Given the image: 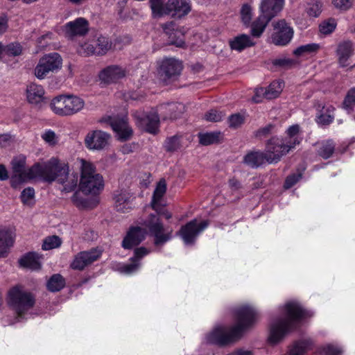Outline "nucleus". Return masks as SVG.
Masks as SVG:
<instances>
[{"mask_svg":"<svg viewBox=\"0 0 355 355\" xmlns=\"http://www.w3.org/2000/svg\"><path fill=\"white\" fill-rule=\"evenodd\" d=\"M284 0H260L259 13L273 19L282 10Z\"/></svg>","mask_w":355,"mask_h":355,"instance_id":"22","label":"nucleus"},{"mask_svg":"<svg viewBox=\"0 0 355 355\" xmlns=\"http://www.w3.org/2000/svg\"><path fill=\"white\" fill-rule=\"evenodd\" d=\"M164 33L168 37L170 44L175 45L178 47H184V35L183 31L173 21L162 24Z\"/></svg>","mask_w":355,"mask_h":355,"instance_id":"19","label":"nucleus"},{"mask_svg":"<svg viewBox=\"0 0 355 355\" xmlns=\"http://www.w3.org/2000/svg\"><path fill=\"white\" fill-rule=\"evenodd\" d=\"M141 225L147 229L149 235L153 237L155 246H162L173 238V228L164 226L157 214H150Z\"/></svg>","mask_w":355,"mask_h":355,"instance_id":"6","label":"nucleus"},{"mask_svg":"<svg viewBox=\"0 0 355 355\" xmlns=\"http://www.w3.org/2000/svg\"><path fill=\"white\" fill-rule=\"evenodd\" d=\"M164 2V0H150V8L155 17L167 15V2L166 3Z\"/></svg>","mask_w":355,"mask_h":355,"instance_id":"40","label":"nucleus"},{"mask_svg":"<svg viewBox=\"0 0 355 355\" xmlns=\"http://www.w3.org/2000/svg\"><path fill=\"white\" fill-rule=\"evenodd\" d=\"M241 16L243 22L246 25H249L252 16V9L251 6L248 4L243 5L241 10Z\"/></svg>","mask_w":355,"mask_h":355,"instance_id":"57","label":"nucleus"},{"mask_svg":"<svg viewBox=\"0 0 355 355\" xmlns=\"http://www.w3.org/2000/svg\"><path fill=\"white\" fill-rule=\"evenodd\" d=\"M271 20L272 19L259 13V17L251 24L252 35L255 37H259Z\"/></svg>","mask_w":355,"mask_h":355,"instance_id":"35","label":"nucleus"},{"mask_svg":"<svg viewBox=\"0 0 355 355\" xmlns=\"http://www.w3.org/2000/svg\"><path fill=\"white\" fill-rule=\"evenodd\" d=\"M77 51L83 56L96 55L94 44L92 40H89L84 44H80L77 49Z\"/></svg>","mask_w":355,"mask_h":355,"instance_id":"47","label":"nucleus"},{"mask_svg":"<svg viewBox=\"0 0 355 355\" xmlns=\"http://www.w3.org/2000/svg\"><path fill=\"white\" fill-rule=\"evenodd\" d=\"M42 258V256L36 252H28L19 260V263L21 267L37 270L41 268Z\"/></svg>","mask_w":355,"mask_h":355,"instance_id":"28","label":"nucleus"},{"mask_svg":"<svg viewBox=\"0 0 355 355\" xmlns=\"http://www.w3.org/2000/svg\"><path fill=\"white\" fill-rule=\"evenodd\" d=\"M293 64L294 61L293 60L286 58H277L273 61L274 65L283 68L291 67Z\"/></svg>","mask_w":355,"mask_h":355,"instance_id":"59","label":"nucleus"},{"mask_svg":"<svg viewBox=\"0 0 355 355\" xmlns=\"http://www.w3.org/2000/svg\"><path fill=\"white\" fill-rule=\"evenodd\" d=\"M266 161V153L261 151H251L248 153L243 159V162L251 168H257Z\"/></svg>","mask_w":355,"mask_h":355,"instance_id":"30","label":"nucleus"},{"mask_svg":"<svg viewBox=\"0 0 355 355\" xmlns=\"http://www.w3.org/2000/svg\"><path fill=\"white\" fill-rule=\"evenodd\" d=\"M335 108L331 105L327 107L326 109L327 112L321 114L318 117V123L323 125H327L332 123L334 119V116L332 114Z\"/></svg>","mask_w":355,"mask_h":355,"instance_id":"48","label":"nucleus"},{"mask_svg":"<svg viewBox=\"0 0 355 355\" xmlns=\"http://www.w3.org/2000/svg\"><path fill=\"white\" fill-rule=\"evenodd\" d=\"M36 180L52 183L62 180L64 173L69 171V164L58 157H53L43 163H37Z\"/></svg>","mask_w":355,"mask_h":355,"instance_id":"5","label":"nucleus"},{"mask_svg":"<svg viewBox=\"0 0 355 355\" xmlns=\"http://www.w3.org/2000/svg\"><path fill=\"white\" fill-rule=\"evenodd\" d=\"M84 106V101L73 95H60L53 98L50 103L51 110L62 116L73 115L82 110Z\"/></svg>","mask_w":355,"mask_h":355,"instance_id":"7","label":"nucleus"},{"mask_svg":"<svg viewBox=\"0 0 355 355\" xmlns=\"http://www.w3.org/2000/svg\"><path fill=\"white\" fill-rule=\"evenodd\" d=\"M66 284L65 279L60 274L53 275L46 282V288L50 292H58Z\"/></svg>","mask_w":355,"mask_h":355,"instance_id":"38","label":"nucleus"},{"mask_svg":"<svg viewBox=\"0 0 355 355\" xmlns=\"http://www.w3.org/2000/svg\"><path fill=\"white\" fill-rule=\"evenodd\" d=\"M125 76V71L123 68L116 65H112L101 71L99 74V78L102 82L109 84L117 81Z\"/></svg>","mask_w":355,"mask_h":355,"instance_id":"24","label":"nucleus"},{"mask_svg":"<svg viewBox=\"0 0 355 355\" xmlns=\"http://www.w3.org/2000/svg\"><path fill=\"white\" fill-rule=\"evenodd\" d=\"M332 2L335 7L344 10L349 9L352 4V0H333Z\"/></svg>","mask_w":355,"mask_h":355,"instance_id":"60","label":"nucleus"},{"mask_svg":"<svg viewBox=\"0 0 355 355\" xmlns=\"http://www.w3.org/2000/svg\"><path fill=\"white\" fill-rule=\"evenodd\" d=\"M12 175L10 178L11 187L17 188L22 182L36 180V171L38 168L37 163L26 169V161L24 159L15 158L11 162Z\"/></svg>","mask_w":355,"mask_h":355,"instance_id":"8","label":"nucleus"},{"mask_svg":"<svg viewBox=\"0 0 355 355\" xmlns=\"http://www.w3.org/2000/svg\"><path fill=\"white\" fill-rule=\"evenodd\" d=\"M182 69V62L175 58L164 59L159 67V74L164 80L175 78L180 74Z\"/></svg>","mask_w":355,"mask_h":355,"instance_id":"16","label":"nucleus"},{"mask_svg":"<svg viewBox=\"0 0 355 355\" xmlns=\"http://www.w3.org/2000/svg\"><path fill=\"white\" fill-rule=\"evenodd\" d=\"M229 187L232 191H237L241 188V184L237 179L233 178L229 180Z\"/></svg>","mask_w":355,"mask_h":355,"instance_id":"64","label":"nucleus"},{"mask_svg":"<svg viewBox=\"0 0 355 355\" xmlns=\"http://www.w3.org/2000/svg\"><path fill=\"white\" fill-rule=\"evenodd\" d=\"M102 252L98 249H91L88 251H82L74 256L70 264L71 268L75 270H83L101 256Z\"/></svg>","mask_w":355,"mask_h":355,"instance_id":"14","label":"nucleus"},{"mask_svg":"<svg viewBox=\"0 0 355 355\" xmlns=\"http://www.w3.org/2000/svg\"><path fill=\"white\" fill-rule=\"evenodd\" d=\"M80 172L79 189L85 194H97L103 189V179L97 173L93 163L84 159H78Z\"/></svg>","mask_w":355,"mask_h":355,"instance_id":"3","label":"nucleus"},{"mask_svg":"<svg viewBox=\"0 0 355 355\" xmlns=\"http://www.w3.org/2000/svg\"><path fill=\"white\" fill-rule=\"evenodd\" d=\"M229 44L231 49L241 52L245 49L253 46L255 42L250 35L241 34L230 40Z\"/></svg>","mask_w":355,"mask_h":355,"instance_id":"27","label":"nucleus"},{"mask_svg":"<svg viewBox=\"0 0 355 355\" xmlns=\"http://www.w3.org/2000/svg\"><path fill=\"white\" fill-rule=\"evenodd\" d=\"M150 250L145 247L137 248L134 250V256L130 259V263L123 266V271L127 274L135 272L139 267L140 260L148 255Z\"/></svg>","mask_w":355,"mask_h":355,"instance_id":"26","label":"nucleus"},{"mask_svg":"<svg viewBox=\"0 0 355 355\" xmlns=\"http://www.w3.org/2000/svg\"><path fill=\"white\" fill-rule=\"evenodd\" d=\"M265 153L266 162L272 164L278 162L289 151L281 138L274 137L267 141Z\"/></svg>","mask_w":355,"mask_h":355,"instance_id":"13","label":"nucleus"},{"mask_svg":"<svg viewBox=\"0 0 355 355\" xmlns=\"http://www.w3.org/2000/svg\"><path fill=\"white\" fill-rule=\"evenodd\" d=\"M208 225L209 222L207 220L198 223V220L194 219L182 226L177 234L182 239L185 244H193L199 234L206 229Z\"/></svg>","mask_w":355,"mask_h":355,"instance_id":"11","label":"nucleus"},{"mask_svg":"<svg viewBox=\"0 0 355 355\" xmlns=\"http://www.w3.org/2000/svg\"><path fill=\"white\" fill-rule=\"evenodd\" d=\"M236 324L230 327L219 326L208 335L210 343L225 346L239 340L244 330L251 327L257 320V311L250 306H243L235 311Z\"/></svg>","mask_w":355,"mask_h":355,"instance_id":"1","label":"nucleus"},{"mask_svg":"<svg viewBox=\"0 0 355 355\" xmlns=\"http://www.w3.org/2000/svg\"><path fill=\"white\" fill-rule=\"evenodd\" d=\"M62 244L61 239L58 236L46 237L43 242L42 248L44 250H49L59 248Z\"/></svg>","mask_w":355,"mask_h":355,"instance_id":"46","label":"nucleus"},{"mask_svg":"<svg viewBox=\"0 0 355 355\" xmlns=\"http://www.w3.org/2000/svg\"><path fill=\"white\" fill-rule=\"evenodd\" d=\"M301 178V175H291L286 178L284 183V187L289 189L295 184Z\"/></svg>","mask_w":355,"mask_h":355,"instance_id":"62","label":"nucleus"},{"mask_svg":"<svg viewBox=\"0 0 355 355\" xmlns=\"http://www.w3.org/2000/svg\"><path fill=\"white\" fill-rule=\"evenodd\" d=\"M191 10L190 0H168L167 15L181 18L188 15Z\"/></svg>","mask_w":355,"mask_h":355,"instance_id":"21","label":"nucleus"},{"mask_svg":"<svg viewBox=\"0 0 355 355\" xmlns=\"http://www.w3.org/2000/svg\"><path fill=\"white\" fill-rule=\"evenodd\" d=\"M42 139L49 146H54L58 142V137L54 131L46 130L42 135Z\"/></svg>","mask_w":355,"mask_h":355,"instance_id":"53","label":"nucleus"},{"mask_svg":"<svg viewBox=\"0 0 355 355\" xmlns=\"http://www.w3.org/2000/svg\"><path fill=\"white\" fill-rule=\"evenodd\" d=\"M254 93L255 94L252 97V101L256 103H261L263 98H266V93L265 92V88H257L254 90Z\"/></svg>","mask_w":355,"mask_h":355,"instance_id":"61","label":"nucleus"},{"mask_svg":"<svg viewBox=\"0 0 355 355\" xmlns=\"http://www.w3.org/2000/svg\"><path fill=\"white\" fill-rule=\"evenodd\" d=\"M336 27V22L334 19H329L320 24L319 28L322 34L329 35L331 33Z\"/></svg>","mask_w":355,"mask_h":355,"instance_id":"50","label":"nucleus"},{"mask_svg":"<svg viewBox=\"0 0 355 355\" xmlns=\"http://www.w3.org/2000/svg\"><path fill=\"white\" fill-rule=\"evenodd\" d=\"M146 234V230L141 227H130L122 241V247L124 249H131L138 245L145 239Z\"/></svg>","mask_w":355,"mask_h":355,"instance_id":"20","label":"nucleus"},{"mask_svg":"<svg viewBox=\"0 0 355 355\" xmlns=\"http://www.w3.org/2000/svg\"><path fill=\"white\" fill-rule=\"evenodd\" d=\"M62 58L57 53H49L41 58L34 69L35 76L38 79H44L50 72L60 69Z\"/></svg>","mask_w":355,"mask_h":355,"instance_id":"9","label":"nucleus"},{"mask_svg":"<svg viewBox=\"0 0 355 355\" xmlns=\"http://www.w3.org/2000/svg\"><path fill=\"white\" fill-rule=\"evenodd\" d=\"M286 317L274 322L270 327L269 340L276 344L281 341L286 334L297 328L300 321L311 315L296 302L286 304Z\"/></svg>","mask_w":355,"mask_h":355,"instance_id":"2","label":"nucleus"},{"mask_svg":"<svg viewBox=\"0 0 355 355\" xmlns=\"http://www.w3.org/2000/svg\"><path fill=\"white\" fill-rule=\"evenodd\" d=\"M281 139L289 152L294 149L302 140L300 125L295 124L290 126L286 131V136Z\"/></svg>","mask_w":355,"mask_h":355,"instance_id":"23","label":"nucleus"},{"mask_svg":"<svg viewBox=\"0 0 355 355\" xmlns=\"http://www.w3.org/2000/svg\"><path fill=\"white\" fill-rule=\"evenodd\" d=\"M323 351L325 355H340L341 354L339 348L330 345L324 347Z\"/></svg>","mask_w":355,"mask_h":355,"instance_id":"63","label":"nucleus"},{"mask_svg":"<svg viewBox=\"0 0 355 355\" xmlns=\"http://www.w3.org/2000/svg\"><path fill=\"white\" fill-rule=\"evenodd\" d=\"M27 99L30 103L39 104L44 99V89L41 85L30 84L26 89Z\"/></svg>","mask_w":355,"mask_h":355,"instance_id":"29","label":"nucleus"},{"mask_svg":"<svg viewBox=\"0 0 355 355\" xmlns=\"http://www.w3.org/2000/svg\"><path fill=\"white\" fill-rule=\"evenodd\" d=\"M135 198L132 194L125 189L116 191L113 194L114 209L121 213L130 211L135 207L133 202Z\"/></svg>","mask_w":355,"mask_h":355,"instance_id":"15","label":"nucleus"},{"mask_svg":"<svg viewBox=\"0 0 355 355\" xmlns=\"http://www.w3.org/2000/svg\"><path fill=\"white\" fill-rule=\"evenodd\" d=\"M110 135L101 130L89 132L85 138V146L89 150H100L105 148L109 142Z\"/></svg>","mask_w":355,"mask_h":355,"instance_id":"17","label":"nucleus"},{"mask_svg":"<svg viewBox=\"0 0 355 355\" xmlns=\"http://www.w3.org/2000/svg\"><path fill=\"white\" fill-rule=\"evenodd\" d=\"M353 46L350 41H344L340 42L337 49V55L340 64L345 67L346 66L347 60L353 53Z\"/></svg>","mask_w":355,"mask_h":355,"instance_id":"32","label":"nucleus"},{"mask_svg":"<svg viewBox=\"0 0 355 355\" xmlns=\"http://www.w3.org/2000/svg\"><path fill=\"white\" fill-rule=\"evenodd\" d=\"M72 202L79 209H92L93 206L87 200L80 196L79 192L76 191L71 196Z\"/></svg>","mask_w":355,"mask_h":355,"instance_id":"49","label":"nucleus"},{"mask_svg":"<svg viewBox=\"0 0 355 355\" xmlns=\"http://www.w3.org/2000/svg\"><path fill=\"white\" fill-rule=\"evenodd\" d=\"M283 83L280 80L273 81L270 85L265 88L267 99H273L277 98L282 91Z\"/></svg>","mask_w":355,"mask_h":355,"instance_id":"42","label":"nucleus"},{"mask_svg":"<svg viewBox=\"0 0 355 355\" xmlns=\"http://www.w3.org/2000/svg\"><path fill=\"white\" fill-rule=\"evenodd\" d=\"M160 109L164 112L163 120H173L182 112L184 107L181 103H168L161 105Z\"/></svg>","mask_w":355,"mask_h":355,"instance_id":"34","label":"nucleus"},{"mask_svg":"<svg viewBox=\"0 0 355 355\" xmlns=\"http://www.w3.org/2000/svg\"><path fill=\"white\" fill-rule=\"evenodd\" d=\"M320 49V46L316 43L307 44L297 47L293 53L297 56L305 55H313L316 53Z\"/></svg>","mask_w":355,"mask_h":355,"instance_id":"41","label":"nucleus"},{"mask_svg":"<svg viewBox=\"0 0 355 355\" xmlns=\"http://www.w3.org/2000/svg\"><path fill=\"white\" fill-rule=\"evenodd\" d=\"M336 144L332 139L323 141L320 144V148L318 150V155L323 159H328L332 156Z\"/></svg>","mask_w":355,"mask_h":355,"instance_id":"39","label":"nucleus"},{"mask_svg":"<svg viewBox=\"0 0 355 355\" xmlns=\"http://www.w3.org/2000/svg\"><path fill=\"white\" fill-rule=\"evenodd\" d=\"M132 116L140 128L151 134L157 132L159 117L157 112L151 110L148 113H146L143 111L136 110L132 112Z\"/></svg>","mask_w":355,"mask_h":355,"instance_id":"10","label":"nucleus"},{"mask_svg":"<svg viewBox=\"0 0 355 355\" xmlns=\"http://www.w3.org/2000/svg\"><path fill=\"white\" fill-rule=\"evenodd\" d=\"M110 125L113 130L117 134L119 139L121 141L129 139L132 135V130L125 118L113 119Z\"/></svg>","mask_w":355,"mask_h":355,"instance_id":"25","label":"nucleus"},{"mask_svg":"<svg viewBox=\"0 0 355 355\" xmlns=\"http://www.w3.org/2000/svg\"><path fill=\"white\" fill-rule=\"evenodd\" d=\"M7 302L15 311L17 317H22L35 303L33 293L25 290L21 285L12 287L8 292Z\"/></svg>","mask_w":355,"mask_h":355,"instance_id":"4","label":"nucleus"},{"mask_svg":"<svg viewBox=\"0 0 355 355\" xmlns=\"http://www.w3.org/2000/svg\"><path fill=\"white\" fill-rule=\"evenodd\" d=\"M15 241L13 233L8 230H0V257H5L9 248Z\"/></svg>","mask_w":355,"mask_h":355,"instance_id":"31","label":"nucleus"},{"mask_svg":"<svg viewBox=\"0 0 355 355\" xmlns=\"http://www.w3.org/2000/svg\"><path fill=\"white\" fill-rule=\"evenodd\" d=\"M69 170L64 173L62 180H59L57 182L62 186V192L71 193L73 191L78 185V175L74 173H69Z\"/></svg>","mask_w":355,"mask_h":355,"instance_id":"33","label":"nucleus"},{"mask_svg":"<svg viewBox=\"0 0 355 355\" xmlns=\"http://www.w3.org/2000/svg\"><path fill=\"white\" fill-rule=\"evenodd\" d=\"M92 41L94 44L96 55H105L112 48V42L107 37L100 35Z\"/></svg>","mask_w":355,"mask_h":355,"instance_id":"36","label":"nucleus"},{"mask_svg":"<svg viewBox=\"0 0 355 355\" xmlns=\"http://www.w3.org/2000/svg\"><path fill=\"white\" fill-rule=\"evenodd\" d=\"M35 197V190L32 187L24 189L20 196L21 200L24 205H31Z\"/></svg>","mask_w":355,"mask_h":355,"instance_id":"52","label":"nucleus"},{"mask_svg":"<svg viewBox=\"0 0 355 355\" xmlns=\"http://www.w3.org/2000/svg\"><path fill=\"white\" fill-rule=\"evenodd\" d=\"M245 117L239 113L232 114L228 118L229 125L232 128H237L245 122Z\"/></svg>","mask_w":355,"mask_h":355,"instance_id":"55","label":"nucleus"},{"mask_svg":"<svg viewBox=\"0 0 355 355\" xmlns=\"http://www.w3.org/2000/svg\"><path fill=\"white\" fill-rule=\"evenodd\" d=\"M6 54L10 56H18L22 53V46L19 43L8 44L3 49Z\"/></svg>","mask_w":355,"mask_h":355,"instance_id":"54","label":"nucleus"},{"mask_svg":"<svg viewBox=\"0 0 355 355\" xmlns=\"http://www.w3.org/2000/svg\"><path fill=\"white\" fill-rule=\"evenodd\" d=\"M355 107V87H352L347 92L344 101L343 102V107L351 112Z\"/></svg>","mask_w":355,"mask_h":355,"instance_id":"44","label":"nucleus"},{"mask_svg":"<svg viewBox=\"0 0 355 355\" xmlns=\"http://www.w3.org/2000/svg\"><path fill=\"white\" fill-rule=\"evenodd\" d=\"M180 148V137L173 136L166 139L165 148L167 151L174 152Z\"/></svg>","mask_w":355,"mask_h":355,"instance_id":"56","label":"nucleus"},{"mask_svg":"<svg viewBox=\"0 0 355 355\" xmlns=\"http://www.w3.org/2000/svg\"><path fill=\"white\" fill-rule=\"evenodd\" d=\"M310 344L309 340H300L295 343L289 351V355H304Z\"/></svg>","mask_w":355,"mask_h":355,"instance_id":"45","label":"nucleus"},{"mask_svg":"<svg viewBox=\"0 0 355 355\" xmlns=\"http://www.w3.org/2000/svg\"><path fill=\"white\" fill-rule=\"evenodd\" d=\"M166 191V183L165 180L162 179L157 183L156 188L154 191L153 199L151 201V207L152 208L158 211L159 209V203L162 197L165 194Z\"/></svg>","mask_w":355,"mask_h":355,"instance_id":"37","label":"nucleus"},{"mask_svg":"<svg viewBox=\"0 0 355 355\" xmlns=\"http://www.w3.org/2000/svg\"><path fill=\"white\" fill-rule=\"evenodd\" d=\"M89 24L84 17H78L73 21L67 22L64 25V33L69 38L76 36H84L89 32Z\"/></svg>","mask_w":355,"mask_h":355,"instance_id":"18","label":"nucleus"},{"mask_svg":"<svg viewBox=\"0 0 355 355\" xmlns=\"http://www.w3.org/2000/svg\"><path fill=\"white\" fill-rule=\"evenodd\" d=\"M321 8L322 4L320 1L314 0L312 2L308 3L306 12L309 16L316 17L320 14Z\"/></svg>","mask_w":355,"mask_h":355,"instance_id":"51","label":"nucleus"},{"mask_svg":"<svg viewBox=\"0 0 355 355\" xmlns=\"http://www.w3.org/2000/svg\"><path fill=\"white\" fill-rule=\"evenodd\" d=\"M200 143L204 146L218 143L220 139V132H206L198 135Z\"/></svg>","mask_w":355,"mask_h":355,"instance_id":"43","label":"nucleus"},{"mask_svg":"<svg viewBox=\"0 0 355 355\" xmlns=\"http://www.w3.org/2000/svg\"><path fill=\"white\" fill-rule=\"evenodd\" d=\"M223 118L221 112H218L216 110H211L205 114V120L211 122L220 121Z\"/></svg>","mask_w":355,"mask_h":355,"instance_id":"58","label":"nucleus"},{"mask_svg":"<svg viewBox=\"0 0 355 355\" xmlns=\"http://www.w3.org/2000/svg\"><path fill=\"white\" fill-rule=\"evenodd\" d=\"M274 33L272 34V43L276 46H286L293 36V28L287 24L285 19L273 22Z\"/></svg>","mask_w":355,"mask_h":355,"instance_id":"12","label":"nucleus"}]
</instances>
